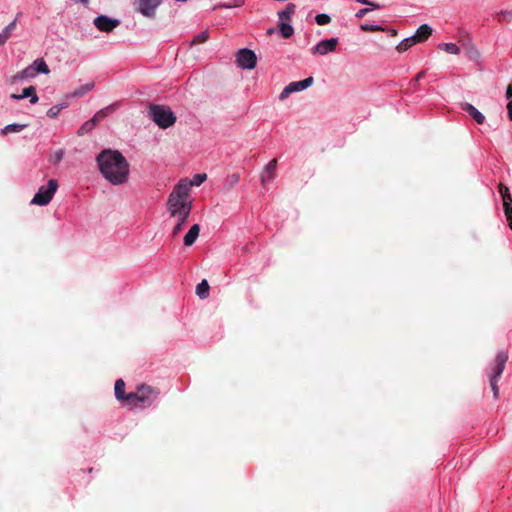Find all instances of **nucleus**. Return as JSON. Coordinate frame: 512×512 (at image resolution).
I'll list each match as a JSON object with an SVG mask.
<instances>
[{
    "mask_svg": "<svg viewBox=\"0 0 512 512\" xmlns=\"http://www.w3.org/2000/svg\"><path fill=\"white\" fill-rule=\"evenodd\" d=\"M96 161L103 177L113 185H121L128 181L130 165L118 150L101 151Z\"/></svg>",
    "mask_w": 512,
    "mask_h": 512,
    "instance_id": "nucleus-1",
    "label": "nucleus"
},
{
    "mask_svg": "<svg viewBox=\"0 0 512 512\" xmlns=\"http://www.w3.org/2000/svg\"><path fill=\"white\" fill-rule=\"evenodd\" d=\"M191 184L181 179L173 188L167 200V211L171 217L189 218L192 210Z\"/></svg>",
    "mask_w": 512,
    "mask_h": 512,
    "instance_id": "nucleus-2",
    "label": "nucleus"
},
{
    "mask_svg": "<svg viewBox=\"0 0 512 512\" xmlns=\"http://www.w3.org/2000/svg\"><path fill=\"white\" fill-rule=\"evenodd\" d=\"M159 395L160 391L158 388L141 384L136 388V391L130 392L129 407H149L156 401Z\"/></svg>",
    "mask_w": 512,
    "mask_h": 512,
    "instance_id": "nucleus-3",
    "label": "nucleus"
},
{
    "mask_svg": "<svg viewBox=\"0 0 512 512\" xmlns=\"http://www.w3.org/2000/svg\"><path fill=\"white\" fill-rule=\"evenodd\" d=\"M148 115L162 129L169 128L176 122L175 114L165 105L150 104Z\"/></svg>",
    "mask_w": 512,
    "mask_h": 512,
    "instance_id": "nucleus-4",
    "label": "nucleus"
},
{
    "mask_svg": "<svg viewBox=\"0 0 512 512\" xmlns=\"http://www.w3.org/2000/svg\"><path fill=\"white\" fill-rule=\"evenodd\" d=\"M507 361H508V353L506 351L498 352L495 357L494 364L491 367V370L489 373V382H490L491 390L493 392V396L495 399L499 398L498 380L500 379V377L505 369V365H506Z\"/></svg>",
    "mask_w": 512,
    "mask_h": 512,
    "instance_id": "nucleus-5",
    "label": "nucleus"
},
{
    "mask_svg": "<svg viewBox=\"0 0 512 512\" xmlns=\"http://www.w3.org/2000/svg\"><path fill=\"white\" fill-rule=\"evenodd\" d=\"M57 188L58 182L55 179H50L47 185H43L38 189L37 193L31 200V204L39 206L48 205L57 191Z\"/></svg>",
    "mask_w": 512,
    "mask_h": 512,
    "instance_id": "nucleus-6",
    "label": "nucleus"
},
{
    "mask_svg": "<svg viewBox=\"0 0 512 512\" xmlns=\"http://www.w3.org/2000/svg\"><path fill=\"white\" fill-rule=\"evenodd\" d=\"M161 0H136L134 2L135 10L145 17L153 18Z\"/></svg>",
    "mask_w": 512,
    "mask_h": 512,
    "instance_id": "nucleus-7",
    "label": "nucleus"
},
{
    "mask_svg": "<svg viewBox=\"0 0 512 512\" xmlns=\"http://www.w3.org/2000/svg\"><path fill=\"white\" fill-rule=\"evenodd\" d=\"M498 191L502 197L504 213L507 218L510 229L512 230V196L509 188L503 183H499Z\"/></svg>",
    "mask_w": 512,
    "mask_h": 512,
    "instance_id": "nucleus-8",
    "label": "nucleus"
},
{
    "mask_svg": "<svg viewBox=\"0 0 512 512\" xmlns=\"http://www.w3.org/2000/svg\"><path fill=\"white\" fill-rule=\"evenodd\" d=\"M256 54L250 49H240L237 53V64L243 69H253L256 66Z\"/></svg>",
    "mask_w": 512,
    "mask_h": 512,
    "instance_id": "nucleus-9",
    "label": "nucleus"
},
{
    "mask_svg": "<svg viewBox=\"0 0 512 512\" xmlns=\"http://www.w3.org/2000/svg\"><path fill=\"white\" fill-rule=\"evenodd\" d=\"M338 44L337 38H330L320 41L311 49V53L314 55H326L336 50Z\"/></svg>",
    "mask_w": 512,
    "mask_h": 512,
    "instance_id": "nucleus-10",
    "label": "nucleus"
},
{
    "mask_svg": "<svg viewBox=\"0 0 512 512\" xmlns=\"http://www.w3.org/2000/svg\"><path fill=\"white\" fill-rule=\"evenodd\" d=\"M119 21L115 19H111L105 15H100L94 19V25L98 30L102 32H111L114 28L119 25Z\"/></svg>",
    "mask_w": 512,
    "mask_h": 512,
    "instance_id": "nucleus-11",
    "label": "nucleus"
},
{
    "mask_svg": "<svg viewBox=\"0 0 512 512\" xmlns=\"http://www.w3.org/2000/svg\"><path fill=\"white\" fill-rule=\"evenodd\" d=\"M115 397L118 401L125 402L127 406L130 405V393H125V382L123 379H117L114 386Z\"/></svg>",
    "mask_w": 512,
    "mask_h": 512,
    "instance_id": "nucleus-12",
    "label": "nucleus"
},
{
    "mask_svg": "<svg viewBox=\"0 0 512 512\" xmlns=\"http://www.w3.org/2000/svg\"><path fill=\"white\" fill-rule=\"evenodd\" d=\"M460 106L461 109L467 112L469 116L472 117L477 124H483L485 122V116L472 104L465 102L461 103Z\"/></svg>",
    "mask_w": 512,
    "mask_h": 512,
    "instance_id": "nucleus-13",
    "label": "nucleus"
},
{
    "mask_svg": "<svg viewBox=\"0 0 512 512\" xmlns=\"http://www.w3.org/2000/svg\"><path fill=\"white\" fill-rule=\"evenodd\" d=\"M276 168L277 159H272L271 161H269L261 177L262 184L265 185L267 182H270L275 178Z\"/></svg>",
    "mask_w": 512,
    "mask_h": 512,
    "instance_id": "nucleus-14",
    "label": "nucleus"
},
{
    "mask_svg": "<svg viewBox=\"0 0 512 512\" xmlns=\"http://www.w3.org/2000/svg\"><path fill=\"white\" fill-rule=\"evenodd\" d=\"M200 233V226L198 224H194L191 226L189 231L184 236V245L192 246L197 240Z\"/></svg>",
    "mask_w": 512,
    "mask_h": 512,
    "instance_id": "nucleus-15",
    "label": "nucleus"
},
{
    "mask_svg": "<svg viewBox=\"0 0 512 512\" xmlns=\"http://www.w3.org/2000/svg\"><path fill=\"white\" fill-rule=\"evenodd\" d=\"M431 34H432V28L427 24H423L418 28V30L416 31L415 35H413V37L415 38V41L417 43H421V42H424L425 40H427Z\"/></svg>",
    "mask_w": 512,
    "mask_h": 512,
    "instance_id": "nucleus-16",
    "label": "nucleus"
},
{
    "mask_svg": "<svg viewBox=\"0 0 512 512\" xmlns=\"http://www.w3.org/2000/svg\"><path fill=\"white\" fill-rule=\"evenodd\" d=\"M312 83H313V78L308 77L301 81L291 82L290 86H291L293 92H297V91H302V90L310 87L312 85Z\"/></svg>",
    "mask_w": 512,
    "mask_h": 512,
    "instance_id": "nucleus-17",
    "label": "nucleus"
},
{
    "mask_svg": "<svg viewBox=\"0 0 512 512\" xmlns=\"http://www.w3.org/2000/svg\"><path fill=\"white\" fill-rule=\"evenodd\" d=\"M31 66L34 69L35 74L43 73V74L47 75V74L50 73V69H49L48 65L46 64V62L42 58L36 59L31 64Z\"/></svg>",
    "mask_w": 512,
    "mask_h": 512,
    "instance_id": "nucleus-18",
    "label": "nucleus"
},
{
    "mask_svg": "<svg viewBox=\"0 0 512 512\" xmlns=\"http://www.w3.org/2000/svg\"><path fill=\"white\" fill-rule=\"evenodd\" d=\"M295 10L296 6L293 3H289L283 11L278 12L279 19L290 21Z\"/></svg>",
    "mask_w": 512,
    "mask_h": 512,
    "instance_id": "nucleus-19",
    "label": "nucleus"
},
{
    "mask_svg": "<svg viewBox=\"0 0 512 512\" xmlns=\"http://www.w3.org/2000/svg\"><path fill=\"white\" fill-rule=\"evenodd\" d=\"M196 294L200 299H206L209 296V284L207 280H202L196 287Z\"/></svg>",
    "mask_w": 512,
    "mask_h": 512,
    "instance_id": "nucleus-20",
    "label": "nucleus"
},
{
    "mask_svg": "<svg viewBox=\"0 0 512 512\" xmlns=\"http://www.w3.org/2000/svg\"><path fill=\"white\" fill-rule=\"evenodd\" d=\"M20 97H30V103L35 104L38 102V96L36 94V89L34 86L26 87L22 90V94H20Z\"/></svg>",
    "mask_w": 512,
    "mask_h": 512,
    "instance_id": "nucleus-21",
    "label": "nucleus"
},
{
    "mask_svg": "<svg viewBox=\"0 0 512 512\" xmlns=\"http://www.w3.org/2000/svg\"><path fill=\"white\" fill-rule=\"evenodd\" d=\"M417 42L415 41V38L413 36L408 37L404 40H402L396 47V50L400 53H403L407 51L409 48H411L413 45H415Z\"/></svg>",
    "mask_w": 512,
    "mask_h": 512,
    "instance_id": "nucleus-22",
    "label": "nucleus"
},
{
    "mask_svg": "<svg viewBox=\"0 0 512 512\" xmlns=\"http://www.w3.org/2000/svg\"><path fill=\"white\" fill-rule=\"evenodd\" d=\"M95 84L94 82H89L77 89H75L72 93H71V96L72 97H82L84 96L86 93L90 92L93 88H94Z\"/></svg>",
    "mask_w": 512,
    "mask_h": 512,
    "instance_id": "nucleus-23",
    "label": "nucleus"
},
{
    "mask_svg": "<svg viewBox=\"0 0 512 512\" xmlns=\"http://www.w3.org/2000/svg\"><path fill=\"white\" fill-rule=\"evenodd\" d=\"M25 127H27L26 124H9V125H6L2 130H1V134L2 135H7L9 133H16V132H20L21 130H23Z\"/></svg>",
    "mask_w": 512,
    "mask_h": 512,
    "instance_id": "nucleus-24",
    "label": "nucleus"
},
{
    "mask_svg": "<svg viewBox=\"0 0 512 512\" xmlns=\"http://www.w3.org/2000/svg\"><path fill=\"white\" fill-rule=\"evenodd\" d=\"M36 74L34 72V69L31 65H29L28 67H26L25 69H23L22 71L18 72L15 76H14V79L15 80H18V79H26V78H33L35 77Z\"/></svg>",
    "mask_w": 512,
    "mask_h": 512,
    "instance_id": "nucleus-25",
    "label": "nucleus"
},
{
    "mask_svg": "<svg viewBox=\"0 0 512 512\" xmlns=\"http://www.w3.org/2000/svg\"><path fill=\"white\" fill-rule=\"evenodd\" d=\"M177 219V223L172 229L171 235L172 237L178 236V234L183 230L186 221L188 218H182V217H175Z\"/></svg>",
    "mask_w": 512,
    "mask_h": 512,
    "instance_id": "nucleus-26",
    "label": "nucleus"
},
{
    "mask_svg": "<svg viewBox=\"0 0 512 512\" xmlns=\"http://www.w3.org/2000/svg\"><path fill=\"white\" fill-rule=\"evenodd\" d=\"M496 18L499 22L509 23L512 21V11L511 10H501L496 14Z\"/></svg>",
    "mask_w": 512,
    "mask_h": 512,
    "instance_id": "nucleus-27",
    "label": "nucleus"
},
{
    "mask_svg": "<svg viewBox=\"0 0 512 512\" xmlns=\"http://www.w3.org/2000/svg\"><path fill=\"white\" fill-rule=\"evenodd\" d=\"M440 48L449 54L458 55L460 53L459 47L454 43H444L440 45Z\"/></svg>",
    "mask_w": 512,
    "mask_h": 512,
    "instance_id": "nucleus-28",
    "label": "nucleus"
},
{
    "mask_svg": "<svg viewBox=\"0 0 512 512\" xmlns=\"http://www.w3.org/2000/svg\"><path fill=\"white\" fill-rule=\"evenodd\" d=\"M112 109H113V106L111 105V106H108L104 109L97 111L91 120L94 121V123L96 124L98 121L105 118L108 115V112Z\"/></svg>",
    "mask_w": 512,
    "mask_h": 512,
    "instance_id": "nucleus-29",
    "label": "nucleus"
},
{
    "mask_svg": "<svg viewBox=\"0 0 512 512\" xmlns=\"http://www.w3.org/2000/svg\"><path fill=\"white\" fill-rule=\"evenodd\" d=\"M280 31L284 38H290L294 33L293 27L288 23H281Z\"/></svg>",
    "mask_w": 512,
    "mask_h": 512,
    "instance_id": "nucleus-30",
    "label": "nucleus"
},
{
    "mask_svg": "<svg viewBox=\"0 0 512 512\" xmlns=\"http://www.w3.org/2000/svg\"><path fill=\"white\" fill-rule=\"evenodd\" d=\"M209 34L207 31H202L201 33L197 34L193 37L191 41V45L201 44L208 40Z\"/></svg>",
    "mask_w": 512,
    "mask_h": 512,
    "instance_id": "nucleus-31",
    "label": "nucleus"
},
{
    "mask_svg": "<svg viewBox=\"0 0 512 512\" xmlns=\"http://www.w3.org/2000/svg\"><path fill=\"white\" fill-rule=\"evenodd\" d=\"M96 124L91 119L86 121L79 129L78 135H84L85 133L90 132Z\"/></svg>",
    "mask_w": 512,
    "mask_h": 512,
    "instance_id": "nucleus-32",
    "label": "nucleus"
},
{
    "mask_svg": "<svg viewBox=\"0 0 512 512\" xmlns=\"http://www.w3.org/2000/svg\"><path fill=\"white\" fill-rule=\"evenodd\" d=\"M65 106H60V105H55V106H52L48 111H47V116L51 119H55L58 114L60 113V111L64 108Z\"/></svg>",
    "mask_w": 512,
    "mask_h": 512,
    "instance_id": "nucleus-33",
    "label": "nucleus"
},
{
    "mask_svg": "<svg viewBox=\"0 0 512 512\" xmlns=\"http://www.w3.org/2000/svg\"><path fill=\"white\" fill-rule=\"evenodd\" d=\"M206 178H207L206 174H195L193 177V180L192 181L188 180V182L191 184V187L193 185L199 186L206 180Z\"/></svg>",
    "mask_w": 512,
    "mask_h": 512,
    "instance_id": "nucleus-34",
    "label": "nucleus"
},
{
    "mask_svg": "<svg viewBox=\"0 0 512 512\" xmlns=\"http://www.w3.org/2000/svg\"><path fill=\"white\" fill-rule=\"evenodd\" d=\"M315 20H316V23L318 25H326V24H329L331 22V18L329 15L327 14H318L316 17H315Z\"/></svg>",
    "mask_w": 512,
    "mask_h": 512,
    "instance_id": "nucleus-35",
    "label": "nucleus"
},
{
    "mask_svg": "<svg viewBox=\"0 0 512 512\" xmlns=\"http://www.w3.org/2000/svg\"><path fill=\"white\" fill-rule=\"evenodd\" d=\"M361 30L365 32H375V31H383L384 29L378 25H370V24H362L360 26Z\"/></svg>",
    "mask_w": 512,
    "mask_h": 512,
    "instance_id": "nucleus-36",
    "label": "nucleus"
},
{
    "mask_svg": "<svg viewBox=\"0 0 512 512\" xmlns=\"http://www.w3.org/2000/svg\"><path fill=\"white\" fill-rule=\"evenodd\" d=\"M291 93H293V90L290 86V84H288L283 90L282 92L280 93L279 95V99L280 100H285Z\"/></svg>",
    "mask_w": 512,
    "mask_h": 512,
    "instance_id": "nucleus-37",
    "label": "nucleus"
},
{
    "mask_svg": "<svg viewBox=\"0 0 512 512\" xmlns=\"http://www.w3.org/2000/svg\"><path fill=\"white\" fill-rule=\"evenodd\" d=\"M63 156H64V151L63 150H58L52 156L51 161L54 164H57V163H59L63 159Z\"/></svg>",
    "mask_w": 512,
    "mask_h": 512,
    "instance_id": "nucleus-38",
    "label": "nucleus"
},
{
    "mask_svg": "<svg viewBox=\"0 0 512 512\" xmlns=\"http://www.w3.org/2000/svg\"><path fill=\"white\" fill-rule=\"evenodd\" d=\"M10 36L11 35H9V33L5 29H3L2 32L0 33V45L6 43Z\"/></svg>",
    "mask_w": 512,
    "mask_h": 512,
    "instance_id": "nucleus-39",
    "label": "nucleus"
},
{
    "mask_svg": "<svg viewBox=\"0 0 512 512\" xmlns=\"http://www.w3.org/2000/svg\"><path fill=\"white\" fill-rule=\"evenodd\" d=\"M16 28V19L9 23L4 29L9 33V35H12V32Z\"/></svg>",
    "mask_w": 512,
    "mask_h": 512,
    "instance_id": "nucleus-40",
    "label": "nucleus"
},
{
    "mask_svg": "<svg viewBox=\"0 0 512 512\" xmlns=\"http://www.w3.org/2000/svg\"><path fill=\"white\" fill-rule=\"evenodd\" d=\"M16 28V19L9 23L4 29L9 33V35H12V32Z\"/></svg>",
    "mask_w": 512,
    "mask_h": 512,
    "instance_id": "nucleus-41",
    "label": "nucleus"
},
{
    "mask_svg": "<svg viewBox=\"0 0 512 512\" xmlns=\"http://www.w3.org/2000/svg\"><path fill=\"white\" fill-rule=\"evenodd\" d=\"M370 12V9L368 8H362L356 13L357 18H363L365 15H367Z\"/></svg>",
    "mask_w": 512,
    "mask_h": 512,
    "instance_id": "nucleus-42",
    "label": "nucleus"
},
{
    "mask_svg": "<svg viewBox=\"0 0 512 512\" xmlns=\"http://www.w3.org/2000/svg\"><path fill=\"white\" fill-rule=\"evenodd\" d=\"M243 3H244V0H233V2H232V3H230V4H228V5H225V7H229V8H230V7H232V6H234V7H239V6H241Z\"/></svg>",
    "mask_w": 512,
    "mask_h": 512,
    "instance_id": "nucleus-43",
    "label": "nucleus"
},
{
    "mask_svg": "<svg viewBox=\"0 0 512 512\" xmlns=\"http://www.w3.org/2000/svg\"><path fill=\"white\" fill-rule=\"evenodd\" d=\"M424 76H425V71H420V72L416 75V77H415V79H414L415 84H418V83H419V81H420Z\"/></svg>",
    "mask_w": 512,
    "mask_h": 512,
    "instance_id": "nucleus-44",
    "label": "nucleus"
},
{
    "mask_svg": "<svg viewBox=\"0 0 512 512\" xmlns=\"http://www.w3.org/2000/svg\"><path fill=\"white\" fill-rule=\"evenodd\" d=\"M508 118L512 121V99L507 104Z\"/></svg>",
    "mask_w": 512,
    "mask_h": 512,
    "instance_id": "nucleus-45",
    "label": "nucleus"
},
{
    "mask_svg": "<svg viewBox=\"0 0 512 512\" xmlns=\"http://www.w3.org/2000/svg\"><path fill=\"white\" fill-rule=\"evenodd\" d=\"M506 98L510 99L512 98V82L508 85L506 90Z\"/></svg>",
    "mask_w": 512,
    "mask_h": 512,
    "instance_id": "nucleus-46",
    "label": "nucleus"
},
{
    "mask_svg": "<svg viewBox=\"0 0 512 512\" xmlns=\"http://www.w3.org/2000/svg\"><path fill=\"white\" fill-rule=\"evenodd\" d=\"M230 180H231V183H232V184L238 183V181H239V175H238V174H236V173H235V174H232V175L230 176Z\"/></svg>",
    "mask_w": 512,
    "mask_h": 512,
    "instance_id": "nucleus-47",
    "label": "nucleus"
},
{
    "mask_svg": "<svg viewBox=\"0 0 512 512\" xmlns=\"http://www.w3.org/2000/svg\"><path fill=\"white\" fill-rule=\"evenodd\" d=\"M11 98H13V99H17V100H19V99H23V97H20V95H18V94H12V95H11Z\"/></svg>",
    "mask_w": 512,
    "mask_h": 512,
    "instance_id": "nucleus-48",
    "label": "nucleus"
},
{
    "mask_svg": "<svg viewBox=\"0 0 512 512\" xmlns=\"http://www.w3.org/2000/svg\"><path fill=\"white\" fill-rule=\"evenodd\" d=\"M390 35L393 36V37L396 36L397 35V31L394 30V29H391L390 30Z\"/></svg>",
    "mask_w": 512,
    "mask_h": 512,
    "instance_id": "nucleus-49",
    "label": "nucleus"
}]
</instances>
